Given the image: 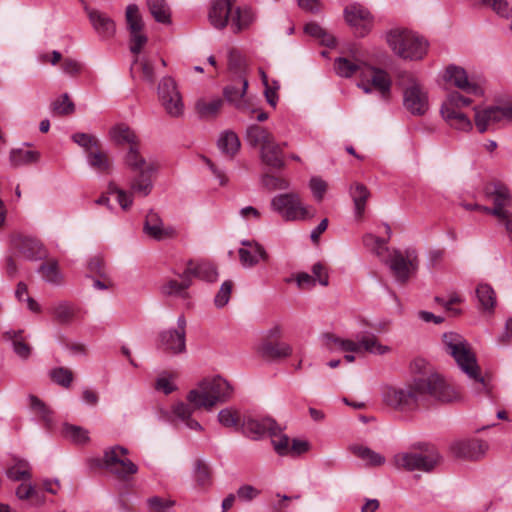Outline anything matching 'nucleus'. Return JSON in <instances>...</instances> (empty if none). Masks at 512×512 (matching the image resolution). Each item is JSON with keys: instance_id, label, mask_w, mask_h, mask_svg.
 Here are the masks:
<instances>
[{"instance_id": "f257e3e1", "label": "nucleus", "mask_w": 512, "mask_h": 512, "mask_svg": "<svg viewBox=\"0 0 512 512\" xmlns=\"http://www.w3.org/2000/svg\"><path fill=\"white\" fill-rule=\"evenodd\" d=\"M430 398L453 402L460 398V394L439 374H430L426 378L416 377L405 387H390L384 393L387 405L405 412L427 407Z\"/></svg>"}, {"instance_id": "f03ea898", "label": "nucleus", "mask_w": 512, "mask_h": 512, "mask_svg": "<svg viewBox=\"0 0 512 512\" xmlns=\"http://www.w3.org/2000/svg\"><path fill=\"white\" fill-rule=\"evenodd\" d=\"M445 351L453 357L460 369L474 381V389L478 394H489L491 384L488 378L481 376L476 356L470 344L456 332H446L442 336Z\"/></svg>"}, {"instance_id": "7ed1b4c3", "label": "nucleus", "mask_w": 512, "mask_h": 512, "mask_svg": "<svg viewBox=\"0 0 512 512\" xmlns=\"http://www.w3.org/2000/svg\"><path fill=\"white\" fill-rule=\"evenodd\" d=\"M233 394V388L223 377L217 375L201 380L195 389L187 395V401L194 409L211 411L217 404L227 402Z\"/></svg>"}, {"instance_id": "20e7f679", "label": "nucleus", "mask_w": 512, "mask_h": 512, "mask_svg": "<svg viewBox=\"0 0 512 512\" xmlns=\"http://www.w3.org/2000/svg\"><path fill=\"white\" fill-rule=\"evenodd\" d=\"M158 167L146 168L145 170L132 172L129 180V190L110 183L108 191L116 195V200L122 210L127 211L133 205L134 197L145 198L149 196L154 187V178Z\"/></svg>"}, {"instance_id": "39448f33", "label": "nucleus", "mask_w": 512, "mask_h": 512, "mask_svg": "<svg viewBox=\"0 0 512 512\" xmlns=\"http://www.w3.org/2000/svg\"><path fill=\"white\" fill-rule=\"evenodd\" d=\"M441 460L442 457L436 449L422 444L417 448L395 454L392 463L397 469L409 472L418 470L428 473L433 471Z\"/></svg>"}, {"instance_id": "423d86ee", "label": "nucleus", "mask_w": 512, "mask_h": 512, "mask_svg": "<svg viewBox=\"0 0 512 512\" xmlns=\"http://www.w3.org/2000/svg\"><path fill=\"white\" fill-rule=\"evenodd\" d=\"M387 42L394 53L403 59L420 60L427 53V42L408 30H391L387 34Z\"/></svg>"}, {"instance_id": "0eeeda50", "label": "nucleus", "mask_w": 512, "mask_h": 512, "mask_svg": "<svg viewBox=\"0 0 512 512\" xmlns=\"http://www.w3.org/2000/svg\"><path fill=\"white\" fill-rule=\"evenodd\" d=\"M474 110L475 126L480 133L512 124V103H499Z\"/></svg>"}, {"instance_id": "6e6552de", "label": "nucleus", "mask_w": 512, "mask_h": 512, "mask_svg": "<svg viewBox=\"0 0 512 512\" xmlns=\"http://www.w3.org/2000/svg\"><path fill=\"white\" fill-rule=\"evenodd\" d=\"M403 86V105L405 109L415 116L424 115L429 109L427 92L422 85L410 73L401 75Z\"/></svg>"}, {"instance_id": "1a4fd4ad", "label": "nucleus", "mask_w": 512, "mask_h": 512, "mask_svg": "<svg viewBox=\"0 0 512 512\" xmlns=\"http://www.w3.org/2000/svg\"><path fill=\"white\" fill-rule=\"evenodd\" d=\"M271 206L286 221L304 220L313 216L300 196L293 192L275 196Z\"/></svg>"}, {"instance_id": "9d476101", "label": "nucleus", "mask_w": 512, "mask_h": 512, "mask_svg": "<svg viewBox=\"0 0 512 512\" xmlns=\"http://www.w3.org/2000/svg\"><path fill=\"white\" fill-rule=\"evenodd\" d=\"M158 98L166 113L174 118L184 113V103L178 90L176 81L170 77H163L157 89Z\"/></svg>"}, {"instance_id": "9b49d317", "label": "nucleus", "mask_w": 512, "mask_h": 512, "mask_svg": "<svg viewBox=\"0 0 512 512\" xmlns=\"http://www.w3.org/2000/svg\"><path fill=\"white\" fill-rule=\"evenodd\" d=\"M360 77L357 86L364 93L370 94L375 90L383 99L387 100L389 98L392 82L386 71L367 64Z\"/></svg>"}, {"instance_id": "f8f14e48", "label": "nucleus", "mask_w": 512, "mask_h": 512, "mask_svg": "<svg viewBox=\"0 0 512 512\" xmlns=\"http://www.w3.org/2000/svg\"><path fill=\"white\" fill-rule=\"evenodd\" d=\"M127 454L128 450L123 446L116 445L108 448L103 456L105 468L121 479H126L129 475L137 473L138 467L126 458Z\"/></svg>"}, {"instance_id": "ddd939ff", "label": "nucleus", "mask_w": 512, "mask_h": 512, "mask_svg": "<svg viewBox=\"0 0 512 512\" xmlns=\"http://www.w3.org/2000/svg\"><path fill=\"white\" fill-rule=\"evenodd\" d=\"M387 263L397 281L406 283L411 273L418 267V255L415 249H406L404 253L394 249L389 254Z\"/></svg>"}, {"instance_id": "4468645a", "label": "nucleus", "mask_w": 512, "mask_h": 512, "mask_svg": "<svg viewBox=\"0 0 512 512\" xmlns=\"http://www.w3.org/2000/svg\"><path fill=\"white\" fill-rule=\"evenodd\" d=\"M240 431L247 437L258 440L266 433H268L270 437H276L277 433L282 431V428L270 417L253 418L248 416L244 417Z\"/></svg>"}, {"instance_id": "2eb2a0df", "label": "nucleus", "mask_w": 512, "mask_h": 512, "mask_svg": "<svg viewBox=\"0 0 512 512\" xmlns=\"http://www.w3.org/2000/svg\"><path fill=\"white\" fill-rule=\"evenodd\" d=\"M483 193L486 199L491 200L496 209L500 210V221L511 217L509 207L512 205V196L509 189L499 181L487 183Z\"/></svg>"}, {"instance_id": "dca6fc26", "label": "nucleus", "mask_w": 512, "mask_h": 512, "mask_svg": "<svg viewBox=\"0 0 512 512\" xmlns=\"http://www.w3.org/2000/svg\"><path fill=\"white\" fill-rule=\"evenodd\" d=\"M488 449V443L477 438L455 440L450 445L452 455L465 460H479L485 456Z\"/></svg>"}, {"instance_id": "f3484780", "label": "nucleus", "mask_w": 512, "mask_h": 512, "mask_svg": "<svg viewBox=\"0 0 512 512\" xmlns=\"http://www.w3.org/2000/svg\"><path fill=\"white\" fill-rule=\"evenodd\" d=\"M177 329L163 331L160 334V347L166 352L179 354L186 349V319L180 316Z\"/></svg>"}, {"instance_id": "a211bd4d", "label": "nucleus", "mask_w": 512, "mask_h": 512, "mask_svg": "<svg viewBox=\"0 0 512 512\" xmlns=\"http://www.w3.org/2000/svg\"><path fill=\"white\" fill-rule=\"evenodd\" d=\"M344 17L347 23L354 28L355 33L361 37L365 36L372 28V14L359 3L348 5L344 9Z\"/></svg>"}, {"instance_id": "6ab92c4d", "label": "nucleus", "mask_w": 512, "mask_h": 512, "mask_svg": "<svg viewBox=\"0 0 512 512\" xmlns=\"http://www.w3.org/2000/svg\"><path fill=\"white\" fill-rule=\"evenodd\" d=\"M248 87V80L246 76H240L235 79L233 83L224 89V96L226 100L232 103L238 110L242 112H254L250 109L248 99L245 97Z\"/></svg>"}, {"instance_id": "aec40b11", "label": "nucleus", "mask_w": 512, "mask_h": 512, "mask_svg": "<svg viewBox=\"0 0 512 512\" xmlns=\"http://www.w3.org/2000/svg\"><path fill=\"white\" fill-rule=\"evenodd\" d=\"M445 79L463 92L471 95H482V89L469 81L466 71L458 66L450 65L446 68Z\"/></svg>"}, {"instance_id": "412c9836", "label": "nucleus", "mask_w": 512, "mask_h": 512, "mask_svg": "<svg viewBox=\"0 0 512 512\" xmlns=\"http://www.w3.org/2000/svg\"><path fill=\"white\" fill-rule=\"evenodd\" d=\"M85 11L93 29L99 37L109 39L114 36L116 32L115 23L107 14L87 6L85 7Z\"/></svg>"}, {"instance_id": "4be33fe9", "label": "nucleus", "mask_w": 512, "mask_h": 512, "mask_svg": "<svg viewBox=\"0 0 512 512\" xmlns=\"http://www.w3.org/2000/svg\"><path fill=\"white\" fill-rule=\"evenodd\" d=\"M241 244L243 247L238 250V254L243 267L251 268L257 265L261 260H268L267 252L259 243L254 241H242Z\"/></svg>"}, {"instance_id": "5701e85b", "label": "nucleus", "mask_w": 512, "mask_h": 512, "mask_svg": "<svg viewBox=\"0 0 512 512\" xmlns=\"http://www.w3.org/2000/svg\"><path fill=\"white\" fill-rule=\"evenodd\" d=\"M236 0H212L208 13L210 24L216 29H223L227 26L229 17L232 14V6Z\"/></svg>"}, {"instance_id": "b1692460", "label": "nucleus", "mask_w": 512, "mask_h": 512, "mask_svg": "<svg viewBox=\"0 0 512 512\" xmlns=\"http://www.w3.org/2000/svg\"><path fill=\"white\" fill-rule=\"evenodd\" d=\"M143 230L147 236L157 241L170 238L174 234V230L171 227H165L159 214L152 210L145 217Z\"/></svg>"}, {"instance_id": "393cba45", "label": "nucleus", "mask_w": 512, "mask_h": 512, "mask_svg": "<svg viewBox=\"0 0 512 512\" xmlns=\"http://www.w3.org/2000/svg\"><path fill=\"white\" fill-rule=\"evenodd\" d=\"M15 248L27 259L37 260L45 256L42 243L32 237L20 236L14 241Z\"/></svg>"}, {"instance_id": "a878e982", "label": "nucleus", "mask_w": 512, "mask_h": 512, "mask_svg": "<svg viewBox=\"0 0 512 512\" xmlns=\"http://www.w3.org/2000/svg\"><path fill=\"white\" fill-rule=\"evenodd\" d=\"M257 352L266 359H279L291 355L292 348L284 342H274L269 339H263L257 347Z\"/></svg>"}, {"instance_id": "bb28decb", "label": "nucleus", "mask_w": 512, "mask_h": 512, "mask_svg": "<svg viewBox=\"0 0 512 512\" xmlns=\"http://www.w3.org/2000/svg\"><path fill=\"white\" fill-rule=\"evenodd\" d=\"M199 278L207 282H215L218 278V272L214 265L207 262L195 263L190 260L186 266V277Z\"/></svg>"}, {"instance_id": "cd10ccee", "label": "nucleus", "mask_w": 512, "mask_h": 512, "mask_svg": "<svg viewBox=\"0 0 512 512\" xmlns=\"http://www.w3.org/2000/svg\"><path fill=\"white\" fill-rule=\"evenodd\" d=\"M366 65V62L355 57L352 59L348 57H339L335 59L334 70L338 76L349 78L356 73H359L361 76Z\"/></svg>"}, {"instance_id": "c85d7f7f", "label": "nucleus", "mask_w": 512, "mask_h": 512, "mask_svg": "<svg viewBox=\"0 0 512 512\" xmlns=\"http://www.w3.org/2000/svg\"><path fill=\"white\" fill-rule=\"evenodd\" d=\"M109 135L111 140L117 145H128L129 148L140 144L139 137L135 131L124 123L113 126Z\"/></svg>"}, {"instance_id": "c756f323", "label": "nucleus", "mask_w": 512, "mask_h": 512, "mask_svg": "<svg viewBox=\"0 0 512 512\" xmlns=\"http://www.w3.org/2000/svg\"><path fill=\"white\" fill-rule=\"evenodd\" d=\"M260 157L265 164L273 168L280 169L284 167L282 148L275 142L274 138L261 148Z\"/></svg>"}, {"instance_id": "7c9ffc66", "label": "nucleus", "mask_w": 512, "mask_h": 512, "mask_svg": "<svg viewBox=\"0 0 512 512\" xmlns=\"http://www.w3.org/2000/svg\"><path fill=\"white\" fill-rule=\"evenodd\" d=\"M181 281L169 279L162 287L161 291L167 296H176L186 298L188 296L187 290L192 285L190 276L186 277V269L179 274Z\"/></svg>"}, {"instance_id": "2f4dec72", "label": "nucleus", "mask_w": 512, "mask_h": 512, "mask_svg": "<svg viewBox=\"0 0 512 512\" xmlns=\"http://www.w3.org/2000/svg\"><path fill=\"white\" fill-rule=\"evenodd\" d=\"M124 162L131 172L158 167L156 163L147 161L140 152V144L130 147L125 154Z\"/></svg>"}, {"instance_id": "473e14b6", "label": "nucleus", "mask_w": 512, "mask_h": 512, "mask_svg": "<svg viewBox=\"0 0 512 512\" xmlns=\"http://www.w3.org/2000/svg\"><path fill=\"white\" fill-rule=\"evenodd\" d=\"M441 114L444 120L454 129L468 131L472 128L469 117L460 110L442 106Z\"/></svg>"}, {"instance_id": "72a5a7b5", "label": "nucleus", "mask_w": 512, "mask_h": 512, "mask_svg": "<svg viewBox=\"0 0 512 512\" xmlns=\"http://www.w3.org/2000/svg\"><path fill=\"white\" fill-rule=\"evenodd\" d=\"M350 196L354 203L355 217L361 219L364 215L367 200L370 197V191L361 183H354L350 187Z\"/></svg>"}, {"instance_id": "f704fd0d", "label": "nucleus", "mask_w": 512, "mask_h": 512, "mask_svg": "<svg viewBox=\"0 0 512 512\" xmlns=\"http://www.w3.org/2000/svg\"><path fill=\"white\" fill-rule=\"evenodd\" d=\"M476 296L482 311L489 313L494 311L497 300L496 292L491 285L480 283L476 288Z\"/></svg>"}, {"instance_id": "c9c22d12", "label": "nucleus", "mask_w": 512, "mask_h": 512, "mask_svg": "<svg viewBox=\"0 0 512 512\" xmlns=\"http://www.w3.org/2000/svg\"><path fill=\"white\" fill-rule=\"evenodd\" d=\"M274 138L273 134L259 125H250L246 130V140L252 147H264Z\"/></svg>"}, {"instance_id": "e433bc0d", "label": "nucleus", "mask_w": 512, "mask_h": 512, "mask_svg": "<svg viewBox=\"0 0 512 512\" xmlns=\"http://www.w3.org/2000/svg\"><path fill=\"white\" fill-rule=\"evenodd\" d=\"M38 273L44 281L50 284L60 285L63 283V275L56 260H48L41 264L38 268Z\"/></svg>"}, {"instance_id": "4c0bfd02", "label": "nucleus", "mask_w": 512, "mask_h": 512, "mask_svg": "<svg viewBox=\"0 0 512 512\" xmlns=\"http://www.w3.org/2000/svg\"><path fill=\"white\" fill-rule=\"evenodd\" d=\"M40 154L34 150H25L23 148L12 149L9 153V161L12 167H20L36 163Z\"/></svg>"}, {"instance_id": "58836bf2", "label": "nucleus", "mask_w": 512, "mask_h": 512, "mask_svg": "<svg viewBox=\"0 0 512 512\" xmlns=\"http://www.w3.org/2000/svg\"><path fill=\"white\" fill-rule=\"evenodd\" d=\"M357 341L360 345V352L365 351L376 355H384L391 350L390 347L381 344L375 335L358 336Z\"/></svg>"}, {"instance_id": "ea45409f", "label": "nucleus", "mask_w": 512, "mask_h": 512, "mask_svg": "<svg viewBox=\"0 0 512 512\" xmlns=\"http://www.w3.org/2000/svg\"><path fill=\"white\" fill-rule=\"evenodd\" d=\"M255 16L250 8H236L231 14V23L235 32L248 28L254 21Z\"/></svg>"}, {"instance_id": "a19ab883", "label": "nucleus", "mask_w": 512, "mask_h": 512, "mask_svg": "<svg viewBox=\"0 0 512 512\" xmlns=\"http://www.w3.org/2000/svg\"><path fill=\"white\" fill-rule=\"evenodd\" d=\"M87 161L93 169L101 173L108 172L111 167L107 153L100 150L99 146L87 153Z\"/></svg>"}, {"instance_id": "79ce46f5", "label": "nucleus", "mask_w": 512, "mask_h": 512, "mask_svg": "<svg viewBox=\"0 0 512 512\" xmlns=\"http://www.w3.org/2000/svg\"><path fill=\"white\" fill-rule=\"evenodd\" d=\"M240 146L241 143L238 136L232 131H226L222 133L218 140L219 149L231 157H233L238 152Z\"/></svg>"}, {"instance_id": "37998d69", "label": "nucleus", "mask_w": 512, "mask_h": 512, "mask_svg": "<svg viewBox=\"0 0 512 512\" xmlns=\"http://www.w3.org/2000/svg\"><path fill=\"white\" fill-rule=\"evenodd\" d=\"M351 451L369 466H381L386 461L384 456L365 446H353Z\"/></svg>"}, {"instance_id": "c03bdc74", "label": "nucleus", "mask_w": 512, "mask_h": 512, "mask_svg": "<svg viewBox=\"0 0 512 512\" xmlns=\"http://www.w3.org/2000/svg\"><path fill=\"white\" fill-rule=\"evenodd\" d=\"M190 405H191L190 403L189 404H186L183 402L177 403L173 407V412L179 419H181L185 423V425L189 429H192L195 431H201L202 430L201 424L198 421L191 418L192 408Z\"/></svg>"}, {"instance_id": "a18cd8bd", "label": "nucleus", "mask_w": 512, "mask_h": 512, "mask_svg": "<svg viewBox=\"0 0 512 512\" xmlns=\"http://www.w3.org/2000/svg\"><path fill=\"white\" fill-rule=\"evenodd\" d=\"M147 5L157 22L164 24L170 22V8L165 0H147Z\"/></svg>"}, {"instance_id": "49530a36", "label": "nucleus", "mask_w": 512, "mask_h": 512, "mask_svg": "<svg viewBox=\"0 0 512 512\" xmlns=\"http://www.w3.org/2000/svg\"><path fill=\"white\" fill-rule=\"evenodd\" d=\"M222 100L220 98H213L210 100L199 99L196 102L195 108L197 113L204 118L215 116L222 107Z\"/></svg>"}, {"instance_id": "de8ad7c7", "label": "nucleus", "mask_w": 512, "mask_h": 512, "mask_svg": "<svg viewBox=\"0 0 512 512\" xmlns=\"http://www.w3.org/2000/svg\"><path fill=\"white\" fill-rule=\"evenodd\" d=\"M219 423L227 428H234L236 431L241 430V416L238 410L233 408H225L218 413Z\"/></svg>"}, {"instance_id": "09e8293b", "label": "nucleus", "mask_w": 512, "mask_h": 512, "mask_svg": "<svg viewBox=\"0 0 512 512\" xmlns=\"http://www.w3.org/2000/svg\"><path fill=\"white\" fill-rule=\"evenodd\" d=\"M138 66L141 72L142 80L146 81L149 84H153L155 80L154 66L150 60L147 58H139L138 56L132 62L130 71L132 76L134 77V69L135 66Z\"/></svg>"}, {"instance_id": "8fccbe9b", "label": "nucleus", "mask_w": 512, "mask_h": 512, "mask_svg": "<svg viewBox=\"0 0 512 512\" xmlns=\"http://www.w3.org/2000/svg\"><path fill=\"white\" fill-rule=\"evenodd\" d=\"M63 435L76 444H85L89 442V432L81 426L65 424Z\"/></svg>"}, {"instance_id": "3c124183", "label": "nucleus", "mask_w": 512, "mask_h": 512, "mask_svg": "<svg viewBox=\"0 0 512 512\" xmlns=\"http://www.w3.org/2000/svg\"><path fill=\"white\" fill-rule=\"evenodd\" d=\"M126 22L130 33L142 31L144 23L139 13V8L135 4H130L126 8Z\"/></svg>"}, {"instance_id": "603ef678", "label": "nucleus", "mask_w": 512, "mask_h": 512, "mask_svg": "<svg viewBox=\"0 0 512 512\" xmlns=\"http://www.w3.org/2000/svg\"><path fill=\"white\" fill-rule=\"evenodd\" d=\"M194 479L201 488H207L212 484L210 468L201 460L195 462Z\"/></svg>"}, {"instance_id": "864d4df0", "label": "nucleus", "mask_w": 512, "mask_h": 512, "mask_svg": "<svg viewBox=\"0 0 512 512\" xmlns=\"http://www.w3.org/2000/svg\"><path fill=\"white\" fill-rule=\"evenodd\" d=\"M229 69L239 79L240 76H245L246 73V62L244 57L236 50H231L228 56Z\"/></svg>"}, {"instance_id": "5fc2aeb1", "label": "nucleus", "mask_w": 512, "mask_h": 512, "mask_svg": "<svg viewBox=\"0 0 512 512\" xmlns=\"http://www.w3.org/2000/svg\"><path fill=\"white\" fill-rule=\"evenodd\" d=\"M75 307L68 302H61L53 309L55 319L59 323H69L75 315Z\"/></svg>"}, {"instance_id": "6e6d98bb", "label": "nucleus", "mask_w": 512, "mask_h": 512, "mask_svg": "<svg viewBox=\"0 0 512 512\" xmlns=\"http://www.w3.org/2000/svg\"><path fill=\"white\" fill-rule=\"evenodd\" d=\"M326 339L328 340L329 344H332L334 347L341 351L351 353L360 352V345L358 344V341L342 339L331 334L326 335Z\"/></svg>"}, {"instance_id": "4d7b16f0", "label": "nucleus", "mask_w": 512, "mask_h": 512, "mask_svg": "<svg viewBox=\"0 0 512 512\" xmlns=\"http://www.w3.org/2000/svg\"><path fill=\"white\" fill-rule=\"evenodd\" d=\"M7 477L13 481L31 478L30 468L27 462L19 461L7 470Z\"/></svg>"}, {"instance_id": "13d9d810", "label": "nucleus", "mask_w": 512, "mask_h": 512, "mask_svg": "<svg viewBox=\"0 0 512 512\" xmlns=\"http://www.w3.org/2000/svg\"><path fill=\"white\" fill-rule=\"evenodd\" d=\"M51 379L58 385L68 388L73 381V373L65 367L54 368L50 371Z\"/></svg>"}, {"instance_id": "bf43d9fd", "label": "nucleus", "mask_w": 512, "mask_h": 512, "mask_svg": "<svg viewBox=\"0 0 512 512\" xmlns=\"http://www.w3.org/2000/svg\"><path fill=\"white\" fill-rule=\"evenodd\" d=\"M147 504L150 512H170L175 505V501L153 496L147 500Z\"/></svg>"}, {"instance_id": "052dcab7", "label": "nucleus", "mask_w": 512, "mask_h": 512, "mask_svg": "<svg viewBox=\"0 0 512 512\" xmlns=\"http://www.w3.org/2000/svg\"><path fill=\"white\" fill-rule=\"evenodd\" d=\"M74 104L67 93L52 103V110L58 115H68L74 112Z\"/></svg>"}, {"instance_id": "680f3d73", "label": "nucleus", "mask_w": 512, "mask_h": 512, "mask_svg": "<svg viewBox=\"0 0 512 512\" xmlns=\"http://www.w3.org/2000/svg\"><path fill=\"white\" fill-rule=\"evenodd\" d=\"M472 103V99L461 95L458 92L450 93L446 101L442 104L443 107L454 108L460 110L462 107H467Z\"/></svg>"}, {"instance_id": "e2e57ef3", "label": "nucleus", "mask_w": 512, "mask_h": 512, "mask_svg": "<svg viewBox=\"0 0 512 512\" xmlns=\"http://www.w3.org/2000/svg\"><path fill=\"white\" fill-rule=\"evenodd\" d=\"M363 243L366 247L371 248L378 256H383L384 252L388 251V248L386 247V240L372 234L365 235Z\"/></svg>"}, {"instance_id": "0e129e2a", "label": "nucleus", "mask_w": 512, "mask_h": 512, "mask_svg": "<svg viewBox=\"0 0 512 512\" xmlns=\"http://www.w3.org/2000/svg\"><path fill=\"white\" fill-rule=\"evenodd\" d=\"M72 139L79 146L83 147L87 153L90 152V150H93L94 148H97V146H99V141L97 140V138L90 134L75 133L72 136Z\"/></svg>"}, {"instance_id": "69168bd1", "label": "nucleus", "mask_w": 512, "mask_h": 512, "mask_svg": "<svg viewBox=\"0 0 512 512\" xmlns=\"http://www.w3.org/2000/svg\"><path fill=\"white\" fill-rule=\"evenodd\" d=\"M233 288V282L230 280L224 281L214 298V303L216 307L222 308L224 307L230 299V295Z\"/></svg>"}, {"instance_id": "338daca9", "label": "nucleus", "mask_w": 512, "mask_h": 512, "mask_svg": "<svg viewBox=\"0 0 512 512\" xmlns=\"http://www.w3.org/2000/svg\"><path fill=\"white\" fill-rule=\"evenodd\" d=\"M282 431L277 433L276 437L272 438V445L277 454L284 456L289 455L290 439L287 435L282 434Z\"/></svg>"}, {"instance_id": "774afa93", "label": "nucleus", "mask_w": 512, "mask_h": 512, "mask_svg": "<svg viewBox=\"0 0 512 512\" xmlns=\"http://www.w3.org/2000/svg\"><path fill=\"white\" fill-rule=\"evenodd\" d=\"M309 187L313 193V196L317 201H321L327 190V183L318 177H313L310 180Z\"/></svg>"}]
</instances>
